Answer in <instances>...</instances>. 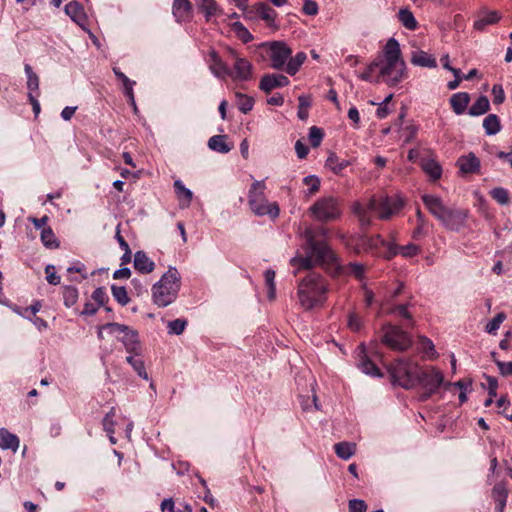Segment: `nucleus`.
Masks as SVG:
<instances>
[{
  "mask_svg": "<svg viewBox=\"0 0 512 512\" xmlns=\"http://www.w3.org/2000/svg\"><path fill=\"white\" fill-rule=\"evenodd\" d=\"M328 230L324 227L317 229L306 228L303 232L305 239V255H296L290 264L298 269H311L315 265L333 266L337 264V256L326 241L318 240L325 237Z\"/></svg>",
  "mask_w": 512,
  "mask_h": 512,
  "instance_id": "f257e3e1",
  "label": "nucleus"
},
{
  "mask_svg": "<svg viewBox=\"0 0 512 512\" xmlns=\"http://www.w3.org/2000/svg\"><path fill=\"white\" fill-rule=\"evenodd\" d=\"M379 62V77L389 87H394L407 78L406 64L395 38L388 39L383 48V58H379Z\"/></svg>",
  "mask_w": 512,
  "mask_h": 512,
  "instance_id": "f03ea898",
  "label": "nucleus"
},
{
  "mask_svg": "<svg viewBox=\"0 0 512 512\" xmlns=\"http://www.w3.org/2000/svg\"><path fill=\"white\" fill-rule=\"evenodd\" d=\"M404 203L399 197H381L376 199L371 197L367 203L356 202L353 205V212L358 218L362 227H368L371 224L372 214L377 213L379 219L388 220L392 215L398 213Z\"/></svg>",
  "mask_w": 512,
  "mask_h": 512,
  "instance_id": "7ed1b4c3",
  "label": "nucleus"
},
{
  "mask_svg": "<svg viewBox=\"0 0 512 512\" xmlns=\"http://www.w3.org/2000/svg\"><path fill=\"white\" fill-rule=\"evenodd\" d=\"M328 291L326 278L319 273L310 272L298 284L299 304L305 310L322 307L327 300Z\"/></svg>",
  "mask_w": 512,
  "mask_h": 512,
  "instance_id": "20e7f679",
  "label": "nucleus"
},
{
  "mask_svg": "<svg viewBox=\"0 0 512 512\" xmlns=\"http://www.w3.org/2000/svg\"><path fill=\"white\" fill-rule=\"evenodd\" d=\"M181 277L175 267H170L160 280L152 286V300L158 307L173 303L179 293Z\"/></svg>",
  "mask_w": 512,
  "mask_h": 512,
  "instance_id": "39448f33",
  "label": "nucleus"
},
{
  "mask_svg": "<svg viewBox=\"0 0 512 512\" xmlns=\"http://www.w3.org/2000/svg\"><path fill=\"white\" fill-rule=\"evenodd\" d=\"M266 185L264 181H255L249 190L248 203L251 210L258 216L269 215L276 218L279 215V206L276 202L268 203L265 191Z\"/></svg>",
  "mask_w": 512,
  "mask_h": 512,
  "instance_id": "423d86ee",
  "label": "nucleus"
},
{
  "mask_svg": "<svg viewBox=\"0 0 512 512\" xmlns=\"http://www.w3.org/2000/svg\"><path fill=\"white\" fill-rule=\"evenodd\" d=\"M419 366L409 360L397 359L389 367V374L394 385L411 389L417 385Z\"/></svg>",
  "mask_w": 512,
  "mask_h": 512,
  "instance_id": "0eeeda50",
  "label": "nucleus"
},
{
  "mask_svg": "<svg viewBox=\"0 0 512 512\" xmlns=\"http://www.w3.org/2000/svg\"><path fill=\"white\" fill-rule=\"evenodd\" d=\"M379 338L382 344L397 352H403L412 345V338L409 333L391 323L382 325Z\"/></svg>",
  "mask_w": 512,
  "mask_h": 512,
  "instance_id": "6e6552de",
  "label": "nucleus"
},
{
  "mask_svg": "<svg viewBox=\"0 0 512 512\" xmlns=\"http://www.w3.org/2000/svg\"><path fill=\"white\" fill-rule=\"evenodd\" d=\"M309 211L317 221L323 223L337 220L342 213L339 199L333 196L319 198Z\"/></svg>",
  "mask_w": 512,
  "mask_h": 512,
  "instance_id": "1a4fd4ad",
  "label": "nucleus"
},
{
  "mask_svg": "<svg viewBox=\"0 0 512 512\" xmlns=\"http://www.w3.org/2000/svg\"><path fill=\"white\" fill-rule=\"evenodd\" d=\"M425 390L421 395L422 400H427L434 394L441 385H444V375L437 368L430 367L422 369L419 367L417 372V385Z\"/></svg>",
  "mask_w": 512,
  "mask_h": 512,
  "instance_id": "9d476101",
  "label": "nucleus"
},
{
  "mask_svg": "<svg viewBox=\"0 0 512 512\" xmlns=\"http://www.w3.org/2000/svg\"><path fill=\"white\" fill-rule=\"evenodd\" d=\"M103 328L112 335L123 334V336L120 338V341L123 343L128 354H142V347L138 339L137 331L124 324H119L116 322L107 323L103 326Z\"/></svg>",
  "mask_w": 512,
  "mask_h": 512,
  "instance_id": "9b49d317",
  "label": "nucleus"
},
{
  "mask_svg": "<svg viewBox=\"0 0 512 512\" xmlns=\"http://www.w3.org/2000/svg\"><path fill=\"white\" fill-rule=\"evenodd\" d=\"M268 46L271 67L277 70L282 69L292 55L291 48L282 41H273Z\"/></svg>",
  "mask_w": 512,
  "mask_h": 512,
  "instance_id": "f8f14e48",
  "label": "nucleus"
},
{
  "mask_svg": "<svg viewBox=\"0 0 512 512\" xmlns=\"http://www.w3.org/2000/svg\"><path fill=\"white\" fill-rule=\"evenodd\" d=\"M468 212L455 208H448L444 217L441 219V224L452 231H459L465 226Z\"/></svg>",
  "mask_w": 512,
  "mask_h": 512,
  "instance_id": "ddd939ff",
  "label": "nucleus"
},
{
  "mask_svg": "<svg viewBox=\"0 0 512 512\" xmlns=\"http://www.w3.org/2000/svg\"><path fill=\"white\" fill-rule=\"evenodd\" d=\"M456 165L459 168V173L462 176L478 174L480 173L481 169L480 159L473 152H469L466 155L460 156L456 162Z\"/></svg>",
  "mask_w": 512,
  "mask_h": 512,
  "instance_id": "4468645a",
  "label": "nucleus"
},
{
  "mask_svg": "<svg viewBox=\"0 0 512 512\" xmlns=\"http://www.w3.org/2000/svg\"><path fill=\"white\" fill-rule=\"evenodd\" d=\"M231 54L234 57V64L232 75H229L235 80L247 81L252 77V65L251 63L245 59L237 56L234 51H231Z\"/></svg>",
  "mask_w": 512,
  "mask_h": 512,
  "instance_id": "2eb2a0df",
  "label": "nucleus"
},
{
  "mask_svg": "<svg viewBox=\"0 0 512 512\" xmlns=\"http://www.w3.org/2000/svg\"><path fill=\"white\" fill-rule=\"evenodd\" d=\"M422 201L428 211L439 221H441L449 208L443 203L440 197L435 195L424 194L422 196Z\"/></svg>",
  "mask_w": 512,
  "mask_h": 512,
  "instance_id": "dca6fc26",
  "label": "nucleus"
},
{
  "mask_svg": "<svg viewBox=\"0 0 512 512\" xmlns=\"http://www.w3.org/2000/svg\"><path fill=\"white\" fill-rule=\"evenodd\" d=\"M289 82V79L285 75L266 74L262 77L259 88L265 93H269L275 88L287 86Z\"/></svg>",
  "mask_w": 512,
  "mask_h": 512,
  "instance_id": "f3484780",
  "label": "nucleus"
},
{
  "mask_svg": "<svg viewBox=\"0 0 512 512\" xmlns=\"http://www.w3.org/2000/svg\"><path fill=\"white\" fill-rule=\"evenodd\" d=\"M172 13L179 23L190 20L192 15L191 2L189 0H173Z\"/></svg>",
  "mask_w": 512,
  "mask_h": 512,
  "instance_id": "a211bd4d",
  "label": "nucleus"
},
{
  "mask_svg": "<svg viewBox=\"0 0 512 512\" xmlns=\"http://www.w3.org/2000/svg\"><path fill=\"white\" fill-rule=\"evenodd\" d=\"M209 68L211 72L218 78H226L232 75L231 69L221 60L215 51L210 53Z\"/></svg>",
  "mask_w": 512,
  "mask_h": 512,
  "instance_id": "6ab92c4d",
  "label": "nucleus"
},
{
  "mask_svg": "<svg viewBox=\"0 0 512 512\" xmlns=\"http://www.w3.org/2000/svg\"><path fill=\"white\" fill-rule=\"evenodd\" d=\"M501 19L498 11L483 10L479 13L478 19L474 22V28L483 31L486 26L496 24Z\"/></svg>",
  "mask_w": 512,
  "mask_h": 512,
  "instance_id": "aec40b11",
  "label": "nucleus"
},
{
  "mask_svg": "<svg viewBox=\"0 0 512 512\" xmlns=\"http://www.w3.org/2000/svg\"><path fill=\"white\" fill-rule=\"evenodd\" d=\"M411 63L415 66L424 67V68H435L437 67V61L436 58L423 51V50H416L411 53Z\"/></svg>",
  "mask_w": 512,
  "mask_h": 512,
  "instance_id": "412c9836",
  "label": "nucleus"
},
{
  "mask_svg": "<svg viewBox=\"0 0 512 512\" xmlns=\"http://www.w3.org/2000/svg\"><path fill=\"white\" fill-rule=\"evenodd\" d=\"M360 349V359H359V368L367 375L381 377L379 368L367 357L365 353V345L361 344L359 346Z\"/></svg>",
  "mask_w": 512,
  "mask_h": 512,
  "instance_id": "4be33fe9",
  "label": "nucleus"
},
{
  "mask_svg": "<svg viewBox=\"0 0 512 512\" xmlns=\"http://www.w3.org/2000/svg\"><path fill=\"white\" fill-rule=\"evenodd\" d=\"M134 268L143 274L151 273L155 268V263L147 256L144 251H137L134 254Z\"/></svg>",
  "mask_w": 512,
  "mask_h": 512,
  "instance_id": "5701e85b",
  "label": "nucleus"
},
{
  "mask_svg": "<svg viewBox=\"0 0 512 512\" xmlns=\"http://www.w3.org/2000/svg\"><path fill=\"white\" fill-rule=\"evenodd\" d=\"M20 440L17 435L9 432L6 428H0V449L12 450L16 452L19 448Z\"/></svg>",
  "mask_w": 512,
  "mask_h": 512,
  "instance_id": "b1692460",
  "label": "nucleus"
},
{
  "mask_svg": "<svg viewBox=\"0 0 512 512\" xmlns=\"http://www.w3.org/2000/svg\"><path fill=\"white\" fill-rule=\"evenodd\" d=\"M470 102V96L467 92H458L451 96L450 105L456 115H461L467 109Z\"/></svg>",
  "mask_w": 512,
  "mask_h": 512,
  "instance_id": "393cba45",
  "label": "nucleus"
},
{
  "mask_svg": "<svg viewBox=\"0 0 512 512\" xmlns=\"http://www.w3.org/2000/svg\"><path fill=\"white\" fill-rule=\"evenodd\" d=\"M254 11L268 26H275L277 13L268 4L259 2L255 4Z\"/></svg>",
  "mask_w": 512,
  "mask_h": 512,
  "instance_id": "a878e982",
  "label": "nucleus"
},
{
  "mask_svg": "<svg viewBox=\"0 0 512 512\" xmlns=\"http://www.w3.org/2000/svg\"><path fill=\"white\" fill-rule=\"evenodd\" d=\"M66 14L78 25L82 26L86 22L84 9L77 1H71L65 6Z\"/></svg>",
  "mask_w": 512,
  "mask_h": 512,
  "instance_id": "bb28decb",
  "label": "nucleus"
},
{
  "mask_svg": "<svg viewBox=\"0 0 512 512\" xmlns=\"http://www.w3.org/2000/svg\"><path fill=\"white\" fill-rule=\"evenodd\" d=\"M227 135H214L208 140V147L216 152L228 153L233 145L227 143Z\"/></svg>",
  "mask_w": 512,
  "mask_h": 512,
  "instance_id": "cd10ccee",
  "label": "nucleus"
},
{
  "mask_svg": "<svg viewBox=\"0 0 512 512\" xmlns=\"http://www.w3.org/2000/svg\"><path fill=\"white\" fill-rule=\"evenodd\" d=\"M127 363H129L134 371L144 380H148V374L145 369L144 360L142 354L130 353L126 357Z\"/></svg>",
  "mask_w": 512,
  "mask_h": 512,
  "instance_id": "c85d7f7f",
  "label": "nucleus"
},
{
  "mask_svg": "<svg viewBox=\"0 0 512 512\" xmlns=\"http://www.w3.org/2000/svg\"><path fill=\"white\" fill-rule=\"evenodd\" d=\"M350 165L348 160L339 159V157L331 153L326 159L325 166L333 171L335 174H340L342 170Z\"/></svg>",
  "mask_w": 512,
  "mask_h": 512,
  "instance_id": "c756f323",
  "label": "nucleus"
},
{
  "mask_svg": "<svg viewBox=\"0 0 512 512\" xmlns=\"http://www.w3.org/2000/svg\"><path fill=\"white\" fill-rule=\"evenodd\" d=\"M490 109V103L486 96H480L473 105L469 108L468 114L470 116H480L488 112Z\"/></svg>",
  "mask_w": 512,
  "mask_h": 512,
  "instance_id": "7c9ffc66",
  "label": "nucleus"
},
{
  "mask_svg": "<svg viewBox=\"0 0 512 512\" xmlns=\"http://www.w3.org/2000/svg\"><path fill=\"white\" fill-rule=\"evenodd\" d=\"M336 455L343 459L348 460L351 458L356 452V444L351 442H340L335 444L334 446Z\"/></svg>",
  "mask_w": 512,
  "mask_h": 512,
  "instance_id": "2f4dec72",
  "label": "nucleus"
},
{
  "mask_svg": "<svg viewBox=\"0 0 512 512\" xmlns=\"http://www.w3.org/2000/svg\"><path fill=\"white\" fill-rule=\"evenodd\" d=\"M306 58L307 56L304 52H298L294 57H290L285 68L286 72L289 75H295L305 62Z\"/></svg>",
  "mask_w": 512,
  "mask_h": 512,
  "instance_id": "473e14b6",
  "label": "nucleus"
},
{
  "mask_svg": "<svg viewBox=\"0 0 512 512\" xmlns=\"http://www.w3.org/2000/svg\"><path fill=\"white\" fill-rule=\"evenodd\" d=\"M25 73L27 75V88L29 90L28 93H36V96L39 95V77L33 71L32 67L29 64H25L24 66Z\"/></svg>",
  "mask_w": 512,
  "mask_h": 512,
  "instance_id": "72a5a7b5",
  "label": "nucleus"
},
{
  "mask_svg": "<svg viewBox=\"0 0 512 512\" xmlns=\"http://www.w3.org/2000/svg\"><path fill=\"white\" fill-rule=\"evenodd\" d=\"M113 72L117 79L122 82L124 88V94L133 102V86L135 84L134 81L130 80L123 72L120 71L119 68L114 67Z\"/></svg>",
  "mask_w": 512,
  "mask_h": 512,
  "instance_id": "f704fd0d",
  "label": "nucleus"
},
{
  "mask_svg": "<svg viewBox=\"0 0 512 512\" xmlns=\"http://www.w3.org/2000/svg\"><path fill=\"white\" fill-rule=\"evenodd\" d=\"M483 127L487 135L497 134L501 129L498 116L495 114H489L486 116L483 120Z\"/></svg>",
  "mask_w": 512,
  "mask_h": 512,
  "instance_id": "c9c22d12",
  "label": "nucleus"
},
{
  "mask_svg": "<svg viewBox=\"0 0 512 512\" xmlns=\"http://www.w3.org/2000/svg\"><path fill=\"white\" fill-rule=\"evenodd\" d=\"M197 6L205 14L207 21L219 11L218 5L214 0H197Z\"/></svg>",
  "mask_w": 512,
  "mask_h": 512,
  "instance_id": "e433bc0d",
  "label": "nucleus"
},
{
  "mask_svg": "<svg viewBox=\"0 0 512 512\" xmlns=\"http://www.w3.org/2000/svg\"><path fill=\"white\" fill-rule=\"evenodd\" d=\"M398 16L400 22L405 28L409 30H415L417 28V21L410 10L400 9Z\"/></svg>",
  "mask_w": 512,
  "mask_h": 512,
  "instance_id": "4c0bfd02",
  "label": "nucleus"
},
{
  "mask_svg": "<svg viewBox=\"0 0 512 512\" xmlns=\"http://www.w3.org/2000/svg\"><path fill=\"white\" fill-rule=\"evenodd\" d=\"M40 237H41V241H42L43 245L49 249H54L59 246V242H58L53 230L50 227L44 228L41 231Z\"/></svg>",
  "mask_w": 512,
  "mask_h": 512,
  "instance_id": "58836bf2",
  "label": "nucleus"
},
{
  "mask_svg": "<svg viewBox=\"0 0 512 512\" xmlns=\"http://www.w3.org/2000/svg\"><path fill=\"white\" fill-rule=\"evenodd\" d=\"M275 276H276V273L272 269H267L264 272L265 282H266V285L268 287V294H267V296H268V299L271 300V301L274 300L275 296H276Z\"/></svg>",
  "mask_w": 512,
  "mask_h": 512,
  "instance_id": "ea45409f",
  "label": "nucleus"
},
{
  "mask_svg": "<svg viewBox=\"0 0 512 512\" xmlns=\"http://www.w3.org/2000/svg\"><path fill=\"white\" fill-rule=\"evenodd\" d=\"M174 188H175L177 197L180 200H184L186 203V206H188L193 197L191 190L186 188L180 180H176L174 182Z\"/></svg>",
  "mask_w": 512,
  "mask_h": 512,
  "instance_id": "a19ab883",
  "label": "nucleus"
},
{
  "mask_svg": "<svg viewBox=\"0 0 512 512\" xmlns=\"http://www.w3.org/2000/svg\"><path fill=\"white\" fill-rule=\"evenodd\" d=\"M63 300L66 307H72L77 303L78 290L73 286H65L63 288Z\"/></svg>",
  "mask_w": 512,
  "mask_h": 512,
  "instance_id": "79ce46f5",
  "label": "nucleus"
},
{
  "mask_svg": "<svg viewBox=\"0 0 512 512\" xmlns=\"http://www.w3.org/2000/svg\"><path fill=\"white\" fill-rule=\"evenodd\" d=\"M236 97L238 108L242 113L247 114L252 110L254 105V100L252 97L246 96L240 92L236 93Z\"/></svg>",
  "mask_w": 512,
  "mask_h": 512,
  "instance_id": "37998d69",
  "label": "nucleus"
},
{
  "mask_svg": "<svg viewBox=\"0 0 512 512\" xmlns=\"http://www.w3.org/2000/svg\"><path fill=\"white\" fill-rule=\"evenodd\" d=\"M111 291L113 297L121 306H125L129 303L130 298L128 297L127 290L124 286L112 285Z\"/></svg>",
  "mask_w": 512,
  "mask_h": 512,
  "instance_id": "c03bdc74",
  "label": "nucleus"
},
{
  "mask_svg": "<svg viewBox=\"0 0 512 512\" xmlns=\"http://www.w3.org/2000/svg\"><path fill=\"white\" fill-rule=\"evenodd\" d=\"M424 171L433 179L436 180L441 177L442 168L441 166L434 160L426 161L423 164Z\"/></svg>",
  "mask_w": 512,
  "mask_h": 512,
  "instance_id": "a18cd8bd",
  "label": "nucleus"
},
{
  "mask_svg": "<svg viewBox=\"0 0 512 512\" xmlns=\"http://www.w3.org/2000/svg\"><path fill=\"white\" fill-rule=\"evenodd\" d=\"M387 314L398 315L399 317L410 321L411 325L413 324L412 316H411L410 312L408 311L407 304L395 305V306L391 307L390 309H388Z\"/></svg>",
  "mask_w": 512,
  "mask_h": 512,
  "instance_id": "49530a36",
  "label": "nucleus"
},
{
  "mask_svg": "<svg viewBox=\"0 0 512 512\" xmlns=\"http://www.w3.org/2000/svg\"><path fill=\"white\" fill-rule=\"evenodd\" d=\"M505 319L506 315L503 312L498 313L487 323L485 327L486 332L489 334H495Z\"/></svg>",
  "mask_w": 512,
  "mask_h": 512,
  "instance_id": "de8ad7c7",
  "label": "nucleus"
},
{
  "mask_svg": "<svg viewBox=\"0 0 512 512\" xmlns=\"http://www.w3.org/2000/svg\"><path fill=\"white\" fill-rule=\"evenodd\" d=\"M187 321L183 319H175L168 322L167 328L168 333L173 335H180L185 330Z\"/></svg>",
  "mask_w": 512,
  "mask_h": 512,
  "instance_id": "09e8293b",
  "label": "nucleus"
},
{
  "mask_svg": "<svg viewBox=\"0 0 512 512\" xmlns=\"http://www.w3.org/2000/svg\"><path fill=\"white\" fill-rule=\"evenodd\" d=\"M490 195L496 202L501 205H506L509 203L508 191L502 187L492 189Z\"/></svg>",
  "mask_w": 512,
  "mask_h": 512,
  "instance_id": "8fccbe9b",
  "label": "nucleus"
},
{
  "mask_svg": "<svg viewBox=\"0 0 512 512\" xmlns=\"http://www.w3.org/2000/svg\"><path fill=\"white\" fill-rule=\"evenodd\" d=\"M299 106H298V117L301 120H306L308 118V108L311 105L309 97L305 95H301L298 97Z\"/></svg>",
  "mask_w": 512,
  "mask_h": 512,
  "instance_id": "3c124183",
  "label": "nucleus"
},
{
  "mask_svg": "<svg viewBox=\"0 0 512 512\" xmlns=\"http://www.w3.org/2000/svg\"><path fill=\"white\" fill-rule=\"evenodd\" d=\"M114 416H115V408L112 407L102 420L103 429L107 434H114V432H115V430H114L115 421L113 419Z\"/></svg>",
  "mask_w": 512,
  "mask_h": 512,
  "instance_id": "603ef678",
  "label": "nucleus"
},
{
  "mask_svg": "<svg viewBox=\"0 0 512 512\" xmlns=\"http://www.w3.org/2000/svg\"><path fill=\"white\" fill-rule=\"evenodd\" d=\"M508 496V490L506 489L503 483L496 484L492 489V497L494 501L497 502H506Z\"/></svg>",
  "mask_w": 512,
  "mask_h": 512,
  "instance_id": "864d4df0",
  "label": "nucleus"
},
{
  "mask_svg": "<svg viewBox=\"0 0 512 512\" xmlns=\"http://www.w3.org/2000/svg\"><path fill=\"white\" fill-rule=\"evenodd\" d=\"M324 133L321 128H318L316 126H312L309 129V141L312 147L316 148L318 147L323 139Z\"/></svg>",
  "mask_w": 512,
  "mask_h": 512,
  "instance_id": "5fc2aeb1",
  "label": "nucleus"
},
{
  "mask_svg": "<svg viewBox=\"0 0 512 512\" xmlns=\"http://www.w3.org/2000/svg\"><path fill=\"white\" fill-rule=\"evenodd\" d=\"M398 251H400V255H402L403 257L412 258L418 255L421 249L418 245L410 243L407 245H401V247L398 248Z\"/></svg>",
  "mask_w": 512,
  "mask_h": 512,
  "instance_id": "6e6d98bb",
  "label": "nucleus"
},
{
  "mask_svg": "<svg viewBox=\"0 0 512 512\" xmlns=\"http://www.w3.org/2000/svg\"><path fill=\"white\" fill-rule=\"evenodd\" d=\"M347 271L357 279L361 280L365 274V266L360 263H349L347 266Z\"/></svg>",
  "mask_w": 512,
  "mask_h": 512,
  "instance_id": "4d7b16f0",
  "label": "nucleus"
},
{
  "mask_svg": "<svg viewBox=\"0 0 512 512\" xmlns=\"http://www.w3.org/2000/svg\"><path fill=\"white\" fill-rule=\"evenodd\" d=\"M303 182L309 186V194H314L320 189V179L315 175L306 176Z\"/></svg>",
  "mask_w": 512,
  "mask_h": 512,
  "instance_id": "13d9d810",
  "label": "nucleus"
},
{
  "mask_svg": "<svg viewBox=\"0 0 512 512\" xmlns=\"http://www.w3.org/2000/svg\"><path fill=\"white\" fill-rule=\"evenodd\" d=\"M379 66V59H376L367 66L366 70L360 75V78L364 81H372L373 74L375 73L376 69H379Z\"/></svg>",
  "mask_w": 512,
  "mask_h": 512,
  "instance_id": "bf43d9fd",
  "label": "nucleus"
},
{
  "mask_svg": "<svg viewBox=\"0 0 512 512\" xmlns=\"http://www.w3.org/2000/svg\"><path fill=\"white\" fill-rule=\"evenodd\" d=\"M492 96L494 104H502L505 100V93L502 85L494 84L492 87Z\"/></svg>",
  "mask_w": 512,
  "mask_h": 512,
  "instance_id": "052dcab7",
  "label": "nucleus"
},
{
  "mask_svg": "<svg viewBox=\"0 0 512 512\" xmlns=\"http://www.w3.org/2000/svg\"><path fill=\"white\" fill-rule=\"evenodd\" d=\"M349 512H366L367 504L361 499H352L348 504Z\"/></svg>",
  "mask_w": 512,
  "mask_h": 512,
  "instance_id": "680f3d73",
  "label": "nucleus"
},
{
  "mask_svg": "<svg viewBox=\"0 0 512 512\" xmlns=\"http://www.w3.org/2000/svg\"><path fill=\"white\" fill-rule=\"evenodd\" d=\"M46 279L49 284L58 285L60 283V276L55 272V267L51 264L45 267Z\"/></svg>",
  "mask_w": 512,
  "mask_h": 512,
  "instance_id": "e2e57ef3",
  "label": "nucleus"
},
{
  "mask_svg": "<svg viewBox=\"0 0 512 512\" xmlns=\"http://www.w3.org/2000/svg\"><path fill=\"white\" fill-rule=\"evenodd\" d=\"M92 298L98 303L99 306H103L108 300L107 293L103 287H98L92 293Z\"/></svg>",
  "mask_w": 512,
  "mask_h": 512,
  "instance_id": "0e129e2a",
  "label": "nucleus"
},
{
  "mask_svg": "<svg viewBox=\"0 0 512 512\" xmlns=\"http://www.w3.org/2000/svg\"><path fill=\"white\" fill-rule=\"evenodd\" d=\"M234 27L244 42H248L253 38L251 33L243 26L242 23L236 22L234 23Z\"/></svg>",
  "mask_w": 512,
  "mask_h": 512,
  "instance_id": "69168bd1",
  "label": "nucleus"
},
{
  "mask_svg": "<svg viewBox=\"0 0 512 512\" xmlns=\"http://www.w3.org/2000/svg\"><path fill=\"white\" fill-rule=\"evenodd\" d=\"M348 326L352 331H359L362 326L360 317L351 313L348 317Z\"/></svg>",
  "mask_w": 512,
  "mask_h": 512,
  "instance_id": "338daca9",
  "label": "nucleus"
},
{
  "mask_svg": "<svg viewBox=\"0 0 512 512\" xmlns=\"http://www.w3.org/2000/svg\"><path fill=\"white\" fill-rule=\"evenodd\" d=\"M303 12L307 15H316L318 13V5L315 1L305 0L303 5Z\"/></svg>",
  "mask_w": 512,
  "mask_h": 512,
  "instance_id": "774afa93",
  "label": "nucleus"
}]
</instances>
